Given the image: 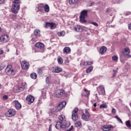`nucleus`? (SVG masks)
Instances as JSON below:
<instances>
[{
    "label": "nucleus",
    "instance_id": "f257e3e1",
    "mask_svg": "<svg viewBox=\"0 0 131 131\" xmlns=\"http://www.w3.org/2000/svg\"><path fill=\"white\" fill-rule=\"evenodd\" d=\"M60 121L56 123L55 127L57 129H60V128H65L70 126V122L66 121V118L64 115H61L59 117Z\"/></svg>",
    "mask_w": 131,
    "mask_h": 131
},
{
    "label": "nucleus",
    "instance_id": "f03ea898",
    "mask_svg": "<svg viewBox=\"0 0 131 131\" xmlns=\"http://www.w3.org/2000/svg\"><path fill=\"white\" fill-rule=\"evenodd\" d=\"M21 2L19 0H14L12 3L11 11L14 14H17L20 10V4Z\"/></svg>",
    "mask_w": 131,
    "mask_h": 131
},
{
    "label": "nucleus",
    "instance_id": "7ed1b4c3",
    "mask_svg": "<svg viewBox=\"0 0 131 131\" xmlns=\"http://www.w3.org/2000/svg\"><path fill=\"white\" fill-rule=\"evenodd\" d=\"M88 16V10H82L80 13V23H86V20L85 17Z\"/></svg>",
    "mask_w": 131,
    "mask_h": 131
},
{
    "label": "nucleus",
    "instance_id": "20e7f679",
    "mask_svg": "<svg viewBox=\"0 0 131 131\" xmlns=\"http://www.w3.org/2000/svg\"><path fill=\"white\" fill-rule=\"evenodd\" d=\"M33 49L36 50L35 51V53L38 52L42 53V52H43V50H45V45L41 42L36 43L35 44V48Z\"/></svg>",
    "mask_w": 131,
    "mask_h": 131
},
{
    "label": "nucleus",
    "instance_id": "39448f33",
    "mask_svg": "<svg viewBox=\"0 0 131 131\" xmlns=\"http://www.w3.org/2000/svg\"><path fill=\"white\" fill-rule=\"evenodd\" d=\"M5 73L8 76H14L15 75V70L12 69V65L9 64L6 67Z\"/></svg>",
    "mask_w": 131,
    "mask_h": 131
},
{
    "label": "nucleus",
    "instance_id": "423d86ee",
    "mask_svg": "<svg viewBox=\"0 0 131 131\" xmlns=\"http://www.w3.org/2000/svg\"><path fill=\"white\" fill-rule=\"evenodd\" d=\"M85 113L82 114L81 118L84 121H89L91 118V114L90 113V109H85Z\"/></svg>",
    "mask_w": 131,
    "mask_h": 131
},
{
    "label": "nucleus",
    "instance_id": "0eeeda50",
    "mask_svg": "<svg viewBox=\"0 0 131 131\" xmlns=\"http://www.w3.org/2000/svg\"><path fill=\"white\" fill-rule=\"evenodd\" d=\"M78 108L75 107L72 112V119L73 121H76L78 119Z\"/></svg>",
    "mask_w": 131,
    "mask_h": 131
},
{
    "label": "nucleus",
    "instance_id": "6e6552de",
    "mask_svg": "<svg viewBox=\"0 0 131 131\" xmlns=\"http://www.w3.org/2000/svg\"><path fill=\"white\" fill-rule=\"evenodd\" d=\"M9 40H10V37L7 34H3L0 37L1 42L5 43L8 42Z\"/></svg>",
    "mask_w": 131,
    "mask_h": 131
},
{
    "label": "nucleus",
    "instance_id": "1a4fd4ad",
    "mask_svg": "<svg viewBox=\"0 0 131 131\" xmlns=\"http://www.w3.org/2000/svg\"><path fill=\"white\" fill-rule=\"evenodd\" d=\"M129 53H130V50L129 48H124L122 51V55L125 56V57H127V58H131V55H129Z\"/></svg>",
    "mask_w": 131,
    "mask_h": 131
},
{
    "label": "nucleus",
    "instance_id": "9d476101",
    "mask_svg": "<svg viewBox=\"0 0 131 131\" xmlns=\"http://www.w3.org/2000/svg\"><path fill=\"white\" fill-rule=\"evenodd\" d=\"M7 117H12L16 115V111L14 109H10L6 113Z\"/></svg>",
    "mask_w": 131,
    "mask_h": 131
},
{
    "label": "nucleus",
    "instance_id": "9b49d317",
    "mask_svg": "<svg viewBox=\"0 0 131 131\" xmlns=\"http://www.w3.org/2000/svg\"><path fill=\"white\" fill-rule=\"evenodd\" d=\"M21 66L22 69L24 70H28V69L29 68V62H27L26 60H25L21 63Z\"/></svg>",
    "mask_w": 131,
    "mask_h": 131
},
{
    "label": "nucleus",
    "instance_id": "f8f14e48",
    "mask_svg": "<svg viewBox=\"0 0 131 131\" xmlns=\"http://www.w3.org/2000/svg\"><path fill=\"white\" fill-rule=\"evenodd\" d=\"M26 100L28 104H32V103L34 102V97L31 95H29L27 97Z\"/></svg>",
    "mask_w": 131,
    "mask_h": 131
},
{
    "label": "nucleus",
    "instance_id": "ddd939ff",
    "mask_svg": "<svg viewBox=\"0 0 131 131\" xmlns=\"http://www.w3.org/2000/svg\"><path fill=\"white\" fill-rule=\"evenodd\" d=\"M101 129L103 131H109V130H112V129H113V126H112V125H106L104 126H103L101 127Z\"/></svg>",
    "mask_w": 131,
    "mask_h": 131
},
{
    "label": "nucleus",
    "instance_id": "4468645a",
    "mask_svg": "<svg viewBox=\"0 0 131 131\" xmlns=\"http://www.w3.org/2000/svg\"><path fill=\"white\" fill-rule=\"evenodd\" d=\"M52 70L54 73H60V72H61L62 69L60 67H55L52 68Z\"/></svg>",
    "mask_w": 131,
    "mask_h": 131
},
{
    "label": "nucleus",
    "instance_id": "2eb2a0df",
    "mask_svg": "<svg viewBox=\"0 0 131 131\" xmlns=\"http://www.w3.org/2000/svg\"><path fill=\"white\" fill-rule=\"evenodd\" d=\"M66 106V101H63L62 102H60L57 105V111H60V110H62L63 108H64Z\"/></svg>",
    "mask_w": 131,
    "mask_h": 131
},
{
    "label": "nucleus",
    "instance_id": "dca6fc26",
    "mask_svg": "<svg viewBox=\"0 0 131 131\" xmlns=\"http://www.w3.org/2000/svg\"><path fill=\"white\" fill-rule=\"evenodd\" d=\"M13 103L15 104V108L16 110H20L21 108H22V105H21V103L18 101V100H14Z\"/></svg>",
    "mask_w": 131,
    "mask_h": 131
},
{
    "label": "nucleus",
    "instance_id": "f3484780",
    "mask_svg": "<svg viewBox=\"0 0 131 131\" xmlns=\"http://www.w3.org/2000/svg\"><path fill=\"white\" fill-rule=\"evenodd\" d=\"M63 94H64V90H58L56 92V97L57 98H61V97L63 96Z\"/></svg>",
    "mask_w": 131,
    "mask_h": 131
},
{
    "label": "nucleus",
    "instance_id": "a211bd4d",
    "mask_svg": "<svg viewBox=\"0 0 131 131\" xmlns=\"http://www.w3.org/2000/svg\"><path fill=\"white\" fill-rule=\"evenodd\" d=\"M106 51H107V48L105 46H103L100 49V54H101V55H104V53H106Z\"/></svg>",
    "mask_w": 131,
    "mask_h": 131
},
{
    "label": "nucleus",
    "instance_id": "6ab92c4d",
    "mask_svg": "<svg viewBox=\"0 0 131 131\" xmlns=\"http://www.w3.org/2000/svg\"><path fill=\"white\" fill-rule=\"evenodd\" d=\"M44 6L45 4H41L38 5L37 9L39 12H43Z\"/></svg>",
    "mask_w": 131,
    "mask_h": 131
},
{
    "label": "nucleus",
    "instance_id": "aec40b11",
    "mask_svg": "<svg viewBox=\"0 0 131 131\" xmlns=\"http://www.w3.org/2000/svg\"><path fill=\"white\" fill-rule=\"evenodd\" d=\"M90 95V91H88L86 89H84V91L82 93V96H85V97H89Z\"/></svg>",
    "mask_w": 131,
    "mask_h": 131
},
{
    "label": "nucleus",
    "instance_id": "412c9836",
    "mask_svg": "<svg viewBox=\"0 0 131 131\" xmlns=\"http://www.w3.org/2000/svg\"><path fill=\"white\" fill-rule=\"evenodd\" d=\"M127 58V56H124L123 54L121 55L120 56V61L122 63H123L125 60Z\"/></svg>",
    "mask_w": 131,
    "mask_h": 131
},
{
    "label": "nucleus",
    "instance_id": "4be33fe9",
    "mask_svg": "<svg viewBox=\"0 0 131 131\" xmlns=\"http://www.w3.org/2000/svg\"><path fill=\"white\" fill-rule=\"evenodd\" d=\"M43 11L46 12V13H49L50 12V7L47 4L44 5Z\"/></svg>",
    "mask_w": 131,
    "mask_h": 131
},
{
    "label": "nucleus",
    "instance_id": "5701e85b",
    "mask_svg": "<svg viewBox=\"0 0 131 131\" xmlns=\"http://www.w3.org/2000/svg\"><path fill=\"white\" fill-rule=\"evenodd\" d=\"M100 91L101 92V94L103 96H105L106 95V93L105 92V88H104V86L100 85Z\"/></svg>",
    "mask_w": 131,
    "mask_h": 131
},
{
    "label": "nucleus",
    "instance_id": "b1692460",
    "mask_svg": "<svg viewBox=\"0 0 131 131\" xmlns=\"http://www.w3.org/2000/svg\"><path fill=\"white\" fill-rule=\"evenodd\" d=\"M71 51V49L69 47H65L63 49V52L65 54H69Z\"/></svg>",
    "mask_w": 131,
    "mask_h": 131
},
{
    "label": "nucleus",
    "instance_id": "393cba45",
    "mask_svg": "<svg viewBox=\"0 0 131 131\" xmlns=\"http://www.w3.org/2000/svg\"><path fill=\"white\" fill-rule=\"evenodd\" d=\"M74 29L77 32H79L81 30V28L80 27V26L76 25L74 26Z\"/></svg>",
    "mask_w": 131,
    "mask_h": 131
},
{
    "label": "nucleus",
    "instance_id": "a878e982",
    "mask_svg": "<svg viewBox=\"0 0 131 131\" xmlns=\"http://www.w3.org/2000/svg\"><path fill=\"white\" fill-rule=\"evenodd\" d=\"M34 34L36 36H38L40 34V31L38 29H36L34 31Z\"/></svg>",
    "mask_w": 131,
    "mask_h": 131
},
{
    "label": "nucleus",
    "instance_id": "bb28decb",
    "mask_svg": "<svg viewBox=\"0 0 131 131\" xmlns=\"http://www.w3.org/2000/svg\"><path fill=\"white\" fill-rule=\"evenodd\" d=\"M57 111L55 108H51L49 110V115H53V114H54Z\"/></svg>",
    "mask_w": 131,
    "mask_h": 131
},
{
    "label": "nucleus",
    "instance_id": "cd10ccee",
    "mask_svg": "<svg viewBox=\"0 0 131 131\" xmlns=\"http://www.w3.org/2000/svg\"><path fill=\"white\" fill-rule=\"evenodd\" d=\"M31 78H32L33 79H36V78L37 77V75L35 73H33L31 74L30 75Z\"/></svg>",
    "mask_w": 131,
    "mask_h": 131
},
{
    "label": "nucleus",
    "instance_id": "c85d7f7f",
    "mask_svg": "<svg viewBox=\"0 0 131 131\" xmlns=\"http://www.w3.org/2000/svg\"><path fill=\"white\" fill-rule=\"evenodd\" d=\"M126 126L128 127V128H131V124H130V121L128 120L126 121L125 122Z\"/></svg>",
    "mask_w": 131,
    "mask_h": 131
},
{
    "label": "nucleus",
    "instance_id": "c756f323",
    "mask_svg": "<svg viewBox=\"0 0 131 131\" xmlns=\"http://www.w3.org/2000/svg\"><path fill=\"white\" fill-rule=\"evenodd\" d=\"M93 71V67L90 66L86 70V73H91Z\"/></svg>",
    "mask_w": 131,
    "mask_h": 131
},
{
    "label": "nucleus",
    "instance_id": "7c9ffc66",
    "mask_svg": "<svg viewBox=\"0 0 131 131\" xmlns=\"http://www.w3.org/2000/svg\"><path fill=\"white\" fill-rule=\"evenodd\" d=\"M57 27V25L54 23H51L50 28L51 29H55Z\"/></svg>",
    "mask_w": 131,
    "mask_h": 131
},
{
    "label": "nucleus",
    "instance_id": "2f4dec72",
    "mask_svg": "<svg viewBox=\"0 0 131 131\" xmlns=\"http://www.w3.org/2000/svg\"><path fill=\"white\" fill-rule=\"evenodd\" d=\"M80 125H81V122L80 121H78L75 123V126L76 127H79V126H80Z\"/></svg>",
    "mask_w": 131,
    "mask_h": 131
},
{
    "label": "nucleus",
    "instance_id": "473e14b6",
    "mask_svg": "<svg viewBox=\"0 0 131 131\" xmlns=\"http://www.w3.org/2000/svg\"><path fill=\"white\" fill-rule=\"evenodd\" d=\"M69 3L70 5H73V4L77 3V0H69Z\"/></svg>",
    "mask_w": 131,
    "mask_h": 131
},
{
    "label": "nucleus",
    "instance_id": "72a5a7b5",
    "mask_svg": "<svg viewBox=\"0 0 131 131\" xmlns=\"http://www.w3.org/2000/svg\"><path fill=\"white\" fill-rule=\"evenodd\" d=\"M58 36H64L65 35V32H59L57 33Z\"/></svg>",
    "mask_w": 131,
    "mask_h": 131
},
{
    "label": "nucleus",
    "instance_id": "f704fd0d",
    "mask_svg": "<svg viewBox=\"0 0 131 131\" xmlns=\"http://www.w3.org/2000/svg\"><path fill=\"white\" fill-rule=\"evenodd\" d=\"M50 80H51V79L50 78V77H47L46 79V81L47 84H50V83H51V82L50 81Z\"/></svg>",
    "mask_w": 131,
    "mask_h": 131
},
{
    "label": "nucleus",
    "instance_id": "c9c22d12",
    "mask_svg": "<svg viewBox=\"0 0 131 131\" xmlns=\"http://www.w3.org/2000/svg\"><path fill=\"white\" fill-rule=\"evenodd\" d=\"M118 68H117L116 70H113V76L112 77H115V75L117 74V70Z\"/></svg>",
    "mask_w": 131,
    "mask_h": 131
},
{
    "label": "nucleus",
    "instance_id": "e433bc0d",
    "mask_svg": "<svg viewBox=\"0 0 131 131\" xmlns=\"http://www.w3.org/2000/svg\"><path fill=\"white\" fill-rule=\"evenodd\" d=\"M57 61L58 64H63V59H62V58L60 57L58 58Z\"/></svg>",
    "mask_w": 131,
    "mask_h": 131
},
{
    "label": "nucleus",
    "instance_id": "4c0bfd02",
    "mask_svg": "<svg viewBox=\"0 0 131 131\" xmlns=\"http://www.w3.org/2000/svg\"><path fill=\"white\" fill-rule=\"evenodd\" d=\"M42 70H43L42 68H38L37 69V73L38 74H41V73H42Z\"/></svg>",
    "mask_w": 131,
    "mask_h": 131
},
{
    "label": "nucleus",
    "instance_id": "58836bf2",
    "mask_svg": "<svg viewBox=\"0 0 131 131\" xmlns=\"http://www.w3.org/2000/svg\"><path fill=\"white\" fill-rule=\"evenodd\" d=\"M112 60H113V61H115V62H117V61L118 60V57H117L116 56H113L112 57Z\"/></svg>",
    "mask_w": 131,
    "mask_h": 131
},
{
    "label": "nucleus",
    "instance_id": "ea45409f",
    "mask_svg": "<svg viewBox=\"0 0 131 131\" xmlns=\"http://www.w3.org/2000/svg\"><path fill=\"white\" fill-rule=\"evenodd\" d=\"M90 24H92V25H94V26H96V27H98L99 26V25L98 24V23L96 22L90 21Z\"/></svg>",
    "mask_w": 131,
    "mask_h": 131
},
{
    "label": "nucleus",
    "instance_id": "a19ab883",
    "mask_svg": "<svg viewBox=\"0 0 131 131\" xmlns=\"http://www.w3.org/2000/svg\"><path fill=\"white\" fill-rule=\"evenodd\" d=\"M5 67H6V64H5L4 63H2L1 65L0 66V71H2V70H3Z\"/></svg>",
    "mask_w": 131,
    "mask_h": 131
},
{
    "label": "nucleus",
    "instance_id": "79ce46f5",
    "mask_svg": "<svg viewBox=\"0 0 131 131\" xmlns=\"http://www.w3.org/2000/svg\"><path fill=\"white\" fill-rule=\"evenodd\" d=\"M100 109H102V108L106 109L107 105L106 104H102L101 105H100Z\"/></svg>",
    "mask_w": 131,
    "mask_h": 131
},
{
    "label": "nucleus",
    "instance_id": "37998d69",
    "mask_svg": "<svg viewBox=\"0 0 131 131\" xmlns=\"http://www.w3.org/2000/svg\"><path fill=\"white\" fill-rule=\"evenodd\" d=\"M115 118H116L117 120L119 122H120L121 123H122V120H121V119L119 118V117H118V116H116Z\"/></svg>",
    "mask_w": 131,
    "mask_h": 131
},
{
    "label": "nucleus",
    "instance_id": "c03bdc74",
    "mask_svg": "<svg viewBox=\"0 0 131 131\" xmlns=\"http://www.w3.org/2000/svg\"><path fill=\"white\" fill-rule=\"evenodd\" d=\"M48 27H51V23H46L45 26V28H48Z\"/></svg>",
    "mask_w": 131,
    "mask_h": 131
},
{
    "label": "nucleus",
    "instance_id": "a18cd8bd",
    "mask_svg": "<svg viewBox=\"0 0 131 131\" xmlns=\"http://www.w3.org/2000/svg\"><path fill=\"white\" fill-rule=\"evenodd\" d=\"M18 93H19L20 91H24V87L21 86H18Z\"/></svg>",
    "mask_w": 131,
    "mask_h": 131
},
{
    "label": "nucleus",
    "instance_id": "49530a36",
    "mask_svg": "<svg viewBox=\"0 0 131 131\" xmlns=\"http://www.w3.org/2000/svg\"><path fill=\"white\" fill-rule=\"evenodd\" d=\"M112 12V11L111 10V9H110V8H107L105 11V13L107 15H108V14H110V13H111Z\"/></svg>",
    "mask_w": 131,
    "mask_h": 131
},
{
    "label": "nucleus",
    "instance_id": "de8ad7c7",
    "mask_svg": "<svg viewBox=\"0 0 131 131\" xmlns=\"http://www.w3.org/2000/svg\"><path fill=\"white\" fill-rule=\"evenodd\" d=\"M113 3H117V4H120L121 3V0H113Z\"/></svg>",
    "mask_w": 131,
    "mask_h": 131
},
{
    "label": "nucleus",
    "instance_id": "09e8293b",
    "mask_svg": "<svg viewBox=\"0 0 131 131\" xmlns=\"http://www.w3.org/2000/svg\"><path fill=\"white\" fill-rule=\"evenodd\" d=\"M17 15H16L15 14H11L10 15V17L11 18H12V19H15L16 18Z\"/></svg>",
    "mask_w": 131,
    "mask_h": 131
},
{
    "label": "nucleus",
    "instance_id": "8fccbe9b",
    "mask_svg": "<svg viewBox=\"0 0 131 131\" xmlns=\"http://www.w3.org/2000/svg\"><path fill=\"white\" fill-rule=\"evenodd\" d=\"M3 98V100H8L9 97L8 96V95H4Z\"/></svg>",
    "mask_w": 131,
    "mask_h": 131
},
{
    "label": "nucleus",
    "instance_id": "3c124183",
    "mask_svg": "<svg viewBox=\"0 0 131 131\" xmlns=\"http://www.w3.org/2000/svg\"><path fill=\"white\" fill-rule=\"evenodd\" d=\"M81 65H83L84 66H88V61L84 62L83 63H81Z\"/></svg>",
    "mask_w": 131,
    "mask_h": 131
},
{
    "label": "nucleus",
    "instance_id": "603ef678",
    "mask_svg": "<svg viewBox=\"0 0 131 131\" xmlns=\"http://www.w3.org/2000/svg\"><path fill=\"white\" fill-rule=\"evenodd\" d=\"M66 131H73V126H71L69 129L66 130Z\"/></svg>",
    "mask_w": 131,
    "mask_h": 131
},
{
    "label": "nucleus",
    "instance_id": "864d4df0",
    "mask_svg": "<svg viewBox=\"0 0 131 131\" xmlns=\"http://www.w3.org/2000/svg\"><path fill=\"white\" fill-rule=\"evenodd\" d=\"M114 20V16L113 17L112 21H108L107 22V24H110V23H112V21Z\"/></svg>",
    "mask_w": 131,
    "mask_h": 131
},
{
    "label": "nucleus",
    "instance_id": "5fc2aeb1",
    "mask_svg": "<svg viewBox=\"0 0 131 131\" xmlns=\"http://www.w3.org/2000/svg\"><path fill=\"white\" fill-rule=\"evenodd\" d=\"M40 104H41V99H39L38 100V105H40Z\"/></svg>",
    "mask_w": 131,
    "mask_h": 131
},
{
    "label": "nucleus",
    "instance_id": "6e6d98bb",
    "mask_svg": "<svg viewBox=\"0 0 131 131\" xmlns=\"http://www.w3.org/2000/svg\"><path fill=\"white\" fill-rule=\"evenodd\" d=\"M116 112V110L115 108H113L112 110V113H115Z\"/></svg>",
    "mask_w": 131,
    "mask_h": 131
},
{
    "label": "nucleus",
    "instance_id": "4d7b16f0",
    "mask_svg": "<svg viewBox=\"0 0 131 131\" xmlns=\"http://www.w3.org/2000/svg\"><path fill=\"white\" fill-rule=\"evenodd\" d=\"M87 63H88V65H92V64H93V61H87Z\"/></svg>",
    "mask_w": 131,
    "mask_h": 131
},
{
    "label": "nucleus",
    "instance_id": "13d9d810",
    "mask_svg": "<svg viewBox=\"0 0 131 131\" xmlns=\"http://www.w3.org/2000/svg\"><path fill=\"white\" fill-rule=\"evenodd\" d=\"M42 97H43V99H46V93H42Z\"/></svg>",
    "mask_w": 131,
    "mask_h": 131
},
{
    "label": "nucleus",
    "instance_id": "bf43d9fd",
    "mask_svg": "<svg viewBox=\"0 0 131 131\" xmlns=\"http://www.w3.org/2000/svg\"><path fill=\"white\" fill-rule=\"evenodd\" d=\"M94 5V2H91L89 3V7H92V6Z\"/></svg>",
    "mask_w": 131,
    "mask_h": 131
},
{
    "label": "nucleus",
    "instance_id": "052dcab7",
    "mask_svg": "<svg viewBox=\"0 0 131 131\" xmlns=\"http://www.w3.org/2000/svg\"><path fill=\"white\" fill-rule=\"evenodd\" d=\"M128 15H130V12L128 11L125 13L126 16H128Z\"/></svg>",
    "mask_w": 131,
    "mask_h": 131
},
{
    "label": "nucleus",
    "instance_id": "680f3d73",
    "mask_svg": "<svg viewBox=\"0 0 131 131\" xmlns=\"http://www.w3.org/2000/svg\"><path fill=\"white\" fill-rule=\"evenodd\" d=\"M52 124H50L49 126V131H52Z\"/></svg>",
    "mask_w": 131,
    "mask_h": 131
},
{
    "label": "nucleus",
    "instance_id": "e2e57ef3",
    "mask_svg": "<svg viewBox=\"0 0 131 131\" xmlns=\"http://www.w3.org/2000/svg\"><path fill=\"white\" fill-rule=\"evenodd\" d=\"M3 54H4V50H0V55H2Z\"/></svg>",
    "mask_w": 131,
    "mask_h": 131
},
{
    "label": "nucleus",
    "instance_id": "0e129e2a",
    "mask_svg": "<svg viewBox=\"0 0 131 131\" xmlns=\"http://www.w3.org/2000/svg\"><path fill=\"white\" fill-rule=\"evenodd\" d=\"M128 26V29H129V30H131V23L129 24Z\"/></svg>",
    "mask_w": 131,
    "mask_h": 131
},
{
    "label": "nucleus",
    "instance_id": "69168bd1",
    "mask_svg": "<svg viewBox=\"0 0 131 131\" xmlns=\"http://www.w3.org/2000/svg\"><path fill=\"white\" fill-rule=\"evenodd\" d=\"M5 2V0H0V5Z\"/></svg>",
    "mask_w": 131,
    "mask_h": 131
},
{
    "label": "nucleus",
    "instance_id": "338daca9",
    "mask_svg": "<svg viewBox=\"0 0 131 131\" xmlns=\"http://www.w3.org/2000/svg\"><path fill=\"white\" fill-rule=\"evenodd\" d=\"M94 107H97V103H95L93 104Z\"/></svg>",
    "mask_w": 131,
    "mask_h": 131
},
{
    "label": "nucleus",
    "instance_id": "774afa93",
    "mask_svg": "<svg viewBox=\"0 0 131 131\" xmlns=\"http://www.w3.org/2000/svg\"><path fill=\"white\" fill-rule=\"evenodd\" d=\"M32 40H35V39H34V38H32Z\"/></svg>",
    "mask_w": 131,
    "mask_h": 131
}]
</instances>
